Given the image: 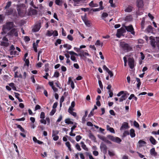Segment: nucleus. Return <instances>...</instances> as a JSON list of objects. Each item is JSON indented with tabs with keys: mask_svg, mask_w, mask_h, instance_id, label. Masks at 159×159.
Listing matches in <instances>:
<instances>
[{
	"mask_svg": "<svg viewBox=\"0 0 159 159\" xmlns=\"http://www.w3.org/2000/svg\"><path fill=\"white\" fill-rule=\"evenodd\" d=\"M70 59L72 61H73L75 62L76 61V60L75 57L74 56H71L70 57Z\"/></svg>",
	"mask_w": 159,
	"mask_h": 159,
	"instance_id": "59",
	"label": "nucleus"
},
{
	"mask_svg": "<svg viewBox=\"0 0 159 159\" xmlns=\"http://www.w3.org/2000/svg\"><path fill=\"white\" fill-rule=\"evenodd\" d=\"M13 22H8L3 25V29H7L8 30H10L12 28L14 27Z\"/></svg>",
	"mask_w": 159,
	"mask_h": 159,
	"instance_id": "1",
	"label": "nucleus"
},
{
	"mask_svg": "<svg viewBox=\"0 0 159 159\" xmlns=\"http://www.w3.org/2000/svg\"><path fill=\"white\" fill-rule=\"evenodd\" d=\"M107 138L112 141L118 143H120L121 141V139L120 138L117 137H115L111 135H107Z\"/></svg>",
	"mask_w": 159,
	"mask_h": 159,
	"instance_id": "3",
	"label": "nucleus"
},
{
	"mask_svg": "<svg viewBox=\"0 0 159 159\" xmlns=\"http://www.w3.org/2000/svg\"><path fill=\"white\" fill-rule=\"evenodd\" d=\"M130 134L131 138H134L135 136V131L133 129H130Z\"/></svg>",
	"mask_w": 159,
	"mask_h": 159,
	"instance_id": "20",
	"label": "nucleus"
},
{
	"mask_svg": "<svg viewBox=\"0 0 159 159\" xmlns=\"http://www.w3.org/2000/svg\"><path fill=\"white\" fill-rule=\"evenodd\" d=\"M59 133V131L58 130H53L52 134V137H53L54 136L56 135L57 134H58Z\"/></svg>",
	"mask_w": 159,
	"mask_h": 159,
	"instance_id": "40",
	"label": "nucleus"
},
{
	"mask_svg": "<svg viewBox=\"0 0 159 159\" xmlns=\"http://www.w3.org/2000/svg\"><path fill=\"white\" fill-rule=\"evenodd\" d=\"M66 145L68 147L69 150L71 151L72 150L71 148V145L69 142H67L65 143Z\"/></svg>",
	"mask_w": 159,
	"mask_h": 159,
	"instance_id": "29",
	"label": "nucleus"
},
{
	"mask_svg": "<svg viewBox=\"0 0 159 159\" xmlns=\"http://www.w3.org/2000/svg\"><path fill=\"white\" fill-rule=\"evenodd\" d=\"M109 2L110 3L111 6L112 7H115V5L113 3V0H109Z\"/></svg>",
	"mask_w": 159,
	"mask_h": 159,
	"instance_id": "48",
	"label": "nucleus"
},
{
	"mask_svg": "<svg viewBox=\"0 0 159 159\" xmlns=\"http://www.w3.org/2000/svg\"><path fill=\"white\" fill-rule=\"evenodd\" d=\"M61 40L60 39H58L57 40L56 42L55 43V45L57 46V44H60L61 43Z\"/></svg>",
	"mask_w": 159,
	"mask_h": 159,
	"instance_id": "38",
	"label": "nucleus"
},
{
	"mask_svg": "<svg viewBox=\"0 0 159 159\" xmlns=\"http://www.w3.org/2000/svg\"><path fill=\"white\" fill-rule=\"evenodd\" d=\"M13 12V10L12 9L10 8L8 9H7L6 12V14L7 15H9L11 14Z\"/></svg>",
	"mask_w": 159,
	"mask_h": 159,
	"instance_id": "21",
	"label": "nucleus"
},
{
	"mask_svg": "<svg viewBox=\"0 0 159 159\" xmlns=\"http://www.w3.org/2000/svg\"><path fill=\"white\" fill-rule=\"evenodd\" d=\"M45 118V113L43 112H42L40 115V118L44 119Z\"/></svg>",
	"mask_w": 159,
	"mask_h": 159,
	"instance_id": "49",
	"label": "nucleus"
},
{
	"mask_svg": "<svg viewBox=\"0 0 159 159\" xmlns=\"http://www.w3.org/2000/svg\"><path fill=\"white\" fill-rule=\"evenodd\" d=\"M134 60L133 58L129 57L128 59V64L129 67L132 69L134 67Z\"/></svg>",
	"mask_w": 159,
	"mask_h": 159,
	"instance_id": "6",
	"label": "nucleus"
},
{
	"mask_svg": "<svg viewBox=\"0 0 159 159\" xmlns=\"http://www.w3.org/2000/svg\"><path fill=\"white\" fill-rule=\"evenodd\" d=\"M103 8H104V7H100L99 8H98L92 9L91 10V11H94V12L97 11H100V10H102L103 9Z\"/></svg>",
	"mask_w": 159,
	"mask_h": 159,
	"instance_id": "25",
	"label": "nucleus"
},
{
	"mask_svg": "<svg viewBox=\"0 0 159 159\" xmlns=\"http://www.w3.org/2000/svg\"><path fill=\"white\" fill-rule=\"evenodd\" d=\"M129 126L128 125V123L126 122H124L122 124V126L120 128V130L124 129H128Z\"/></svg>",
	"mask_w": 159,
	"mask_h": 159,
	"instance_id": "11",
	"label": "nucleus"
},
{
	"mask_svg": "<svg viewBox=\"0 0 159 159\" xmlns=\"http://www.w3.org/2000/svg\"><path fill=\"white\" fill-rule=\"evenodd\" d=\"M103 43H101L100 40H98L96 41V42L95 43V45L96 46H100V45H101V47H102L103 46Z\"/></svg>",
	"mask_w": 159,
	"mask_h": 159,
	"instance_id": "37",
	"label": "nucleus"
},
{
	"mask_svg": "<svg viewBox=\"0 0 159 159\" xmlns=\"http://www.w3.org/2000/svg\"><path fill=\"white\" fill-rule=\"evenodd\" d=\"M127 98V96H126V94L125 93L124 94L119 98V101L120 102H122L123 100H125Z\"/></svg>",
	"mask_w": 159,
	"mask_h": 159,
	"instance_id": "18",
	"label": "nucleus"
},
{
	"mask_svg": "<svg viewBox=\"0 0 159 159\" xmlns=\"http://www.w3.org/2000/svg\"><path fill=\"white\" fill-rule=\"evenodd\" d=\"M152 27L151 25H148L146 30L148 33H149L152 31Z\"/></svg>",
	"mask_w": 159,
	"mask_h": 159,
	"instance_id": "34",
	"label": "nucleus"
},
{
	"mask_svg": "<svg viewBox=\"0 0 159 159\" xmlns=\"http://www.w3.org/2000/svg\"><path fill=\"white\" fill-rule=\"evenodd\" d=\"M109 112L110 114L112 115L115 116V113L113 110H111L109 111Z\"/></svg>",
	"mask_w": 159,
	"mask_h": 159,
	"instance_id": "63",
	"label": "nucleus"
},
{
	"mask_svg": "<svg viewBox=\"0 0 159 159\" xmlns=\"http://www.w3.org/2000/svg\"><path fill=\"white\" fill-rule=\"evenodd\" d=\"M139 147H141L143 146L144 145L146 144V143L143 140H140L138 142Z\"/></svg>",
	"mask_w": 159,
	"mask_h": 159,
	"instance_id": "15",
	"label": "nucleus"
},
{
	"mask_svg": "<svg viewBox=\"0 0 159 159\" xmlns=\"http://www.w3.org/2000/svg\"><path fill=\"white\" fill-rule=\"evenodd\" d=\"M18 30L17 29L13 28L8 33V35L11 37L15 36V37L18 36Z\"/></svg>",
	"mask_w": 159,
	"mask_h": 159,
	"instance_id": "2",
	"label": "nucleus"
},
{
	"mask_svg": "<svg viewBox=\"0 0 159 159\" xmlns=\"http://www.w3.org/2000/svg\"><path fill=\"white\" fill-rule=\"evenodd\" d=\"M37 11L34 9H32L30 11V13L31 14H32L33 15H36L37 14Z\"/></svg>",
	"mask_w": 159,
	"mask_h": 159,
	"instance_id": "23",
	"label": "nucleus"
},
{
	"mask_svg": "<svg viewBox=\"0 0 159 159\" xmlns=\"http://www.w3.org/2000/svg\"><path fill=\"white\" fill-rule=\"evenodd\" d=\"M85 25L88 27H89L90 26V23L89 21L87 20V21L84 22Z\"/></svg>",
	"mask_w": 159,
	"mask_h": 159,
	"instance_id": "56",
	"label": "nucleus"
},
{
	"mask_svg": "<svg viewBox=\"0 0 159 159\" xmlns=\"http://www.w3.org/2000/svg\"><path fill=\"white\" fill-rule=\"evenodd\" d=\"M103 69L104 70H105L107 72L110 70L105 65L103 66Z\"/></svg>",
	"mask_w": 159,
	"mask_h": 159,
	"instance_id": "52",
	"label": "nucleus"
},
{
	"mask_svg": "<svg viewBox=\"0 0 159 159\" xmlns=\"http://www.w3.org/2000/svg\"><path fill=\"white\" fill-rule=\"evenodd\" d=\"M144 23L145 20L143 18L141 22V27L142 29H143L144 28Z\"/></svg>",
	"mask_w": 159,
	"mask_h": 159,
	"instance_id": "41",
	"label": "nucleus"
},
{
	"mask_svg": "<svg viewBox=\"0 0 159 159\" xmlns=\"http://www.w3.org/2000/svg\"><path fill=\"white\" fill-rule=\"evenodd\" d=\"M134 125L137 128H139V124L136 121L134 122Z\"/></svg>",
	"mask_w": 159,
	"mask_h": 159,
	"instance_id": "44",
	"label": "nucleus"
},
{
	"mask_svg": "<svg viewBox=\"0 0 159 159\" xmlns=\"http://www.w3.org/2000/svg\"><path fill=\"white\" fill-rule=\"evenodd\" d=\"M98 136L100 139L104 141L107 144H111V143L107 139V138L105 136L99 135H98Z\"/></svg>",
	"mask_w": 159,
	"mask_h": 159,
	"instance_id": "8",
	"label": "nucleus"
},
{
	"mask_svg": "<svg viewBox=\"0 0 159 159\" xmlns=\"http://www.w3.org/2000/svg\"><path fill=\"white\" fill-rule=\"evenodd\" d=\"M129 132L127 130H125L123 134L122 137H125L127 135H129Z\"/></svg>",
	"mask_w": 159,
	"mask_h": 159,
	"instance_id": "35",
	"label": "nucleus"
},
{
	"mask_svg": "<svg viewBox=\"0 0 159 159\" xmlns=\"http://www.w3.org/2000/svg\"><path fill=\"white\" fill-rule=\"evenodd\" d=\"M9 43L8 42H5L2 41L1 43V45L2 46L5 47H7L9 45Z\"/></svg>",
	"mask_w": 159,
	"mask_h": 159,
	"instance_id": "33",
	"label": "nucleus"
},
{
	"mask_svg": "<svg viewBox=\"0 0 159 159\" xmlns=\"http://www.w3.org/2000/svg\"><path fill=\"white\" fill-rule=\"evenodd\" d=\"M141 58V60H143L144 59L145 56L142 52H140Z\"/></svg>",
	"mask_w": 159,
	"mask_h": 159,
	"instance_id": "57",
	"label": "nucleus"
},
{
	"mask_svg": "<svg viewBox=\"0 0 159 159\" xmlns=\"http://www.w3.org/2000/svg\"><path fill=\"white\" fill-rule=\"evenodd\" d=\"M120 46L124 50L126 51L127 52H128L129 51L130 48L128 44L125 43H120Z\"/></svg>",
	"mask_w": 159,
	"mask_h": 159,
	"instance_id": "7",
	"label": "nucleus"
},
{
	"mask_svg": "<svg viewBox=\"0 0 159 159\" xmlns=\"http://www.w3.org/2000/svg\"><path fill=\"white\" fill-rule=\"evenodd\" d=\"M137 5L138 8H142L143 6V0H137Z\"/></svg>",
	"mask_w": 159,
	"mask_h": 159,
	"instance_id": "12",
	"label": "nucleus"
},
{
	"mask_svg": "<svg viewBox=\"0 0 159 159\" xmlns=\"http://www.w3.org/2000/svg\"><path fill=\"white\" fill-rule=\"evenodd\" d=\"M41 28L40 23H38L35 25L32 29V31L34 32L38 31Z\"/></svg>",
	"mask_w": 159,
	"mask_h": 159,
	"instance_id": "10",
	"label": "nucleus"
},
{
	"mask_svg": "<svg viewBox=\"0 0 159 159\" xmlns=\"http://www.w3.org/2000/svg\"><path fill=\"white\" fill-rule=\"evenodd\" d=\"M98 84L100 88L102 89L103 88V85L102 84V82L101 80H98Z\"/></svg>",
	"mask_w": 159,
	"mask_h": 159,
	"instance_id": "58",
	"label": "nucleus"
},
{
	"mask_svg": "<svg viewBox=\"0 0 159 159\" xmlns=\"http://www.w3.org/2000/svg\"><path fill=\"white\" fill-rule=\"evenodd\" d=\"M89 137L93 140L95 141L96 139L95 137L91 133L89 134Z\"/></svg>",
	"mask_w": 159,
	"mask_h": 159,
	"instance_id": "32",
	"label": "nucleus"
},
{
	"mask_svg": "<svg viewBox=\"0 0 159 159\" xmlns=\"http://www.w3.org/2000/svg\"><path fill=\"white\" fill-rule=\"evenodd\" d=\"M150 153L151 155L156 156H157V153L155 151L154 148H152L150 150Z\"/></svg>",
	"mask_w": 159,
	"mask_h": 159,
	"instance_id": "14",
	"label": "nucleus"
},
{
	"mask_svg": "<svg viewBox=\"0 0 159 159\" xmlns=\"http://www.w3.org/2000/svg\"><path fill=\"white\" fill-rule=\"evenodd\" d=\"M100 148L101 151L103 153L105 154L107 152V147L106 145L103 143L102 142L100 145Z\"/></svg>",
	"mask_w": 159,
	"mask_h": 159,
	"instance_id": "5",
	"label": "nucleus"
},
{
	"mask_svg": "<svg viewBox=\"0 0 159 159\" xmlns=\"http://www.w3.org/2000/svg\"><path fill=\"white\" fill-rule=\"evenodd\" d=\"M80 144H81L82 148L84 149V150L87 151L88 150V148H86V145L84 144L83 142H81Z\"/></svg>",
	"mask_w": 159,
	"mask_h": 159,
	"instance_id": "28",
	"label": "nucleus"
},
{
	"mask_svg": "<svg viewBox=\"0 0 159 159\" xmlns=\"http://www.w3.org/2000/svg\"><path fill=\"white\" fill-rule=\"evenodd\" d=\"M14 77L15 78H22V75L20 74H19L17 71H16L15 73Z\"/></svg>",
	"mask_w": 159,
	"mask_h": 159,
	"instance_id": "26",
	"label": "nucleus"
},
{
	"mask_svg": "<svg viewBox=\"0 0 159 159\" xmlns=\"http://www.w3.org/2000/svg\"><path fill=\"white\" fill-rule=\"evenodd\" d=\"M59 73L57 71H56L55 72L54 76L55 77H59Z\"/></svg>",
	"mask_w": 159,
	"mask_h": 159,
	"instance_id": "54",
	"label": "nucleus"
},
{
	"mask_svg": "<svg viewBox=\"0 0 159 159\" xmlns=\"http://www.w3.org/2000/svg\"><path fill=\"white\" fill-rule=\"evenodd\" d=\"M133 8L132 7L129 6L125 9V11L126 12H130L132 11Z\"/></svg>",
	"mask_w": 159,
	"mask_h": 159,
	"instance_id": "19",
	"label": "nucleus"
},
{
	"mask_svg": "<svg viewBox=\"0 0 159 159\" xmlns=\"http://www.w3.org/2000/svg\"><path fill=\"white\" fill-rule=\"evenodd\" d=\"M67 38L70 41H72L73 39V38L72 36L70 34L67 36Z\"/></svg>",
	"mask_w": 159,
	"mask_h": 159,
	"instance_id": "50",
	"label": "nucleus"
},
{
	"mask_svg": "<svg viewBox=\"0 0 159 159\" xmlns=\"http://www.w3.org/2000/svg\"><path fill=\"white\" fill-rule=\"evenodd\" d=\"M56 110L55 109H53L52 110L51 112L50 113V115L51 116L53 115L56 112Z\"/></svg>",
	"mask_w": 159,
	"mask_h": 159,
	"instance_id": "47",
	"label": "nucleus"
},
{
	"mask_svg": "<svg viewBox=\"0 0 159 159\" xmlns=\"http://www.w3.org/2000/svg\"><path fill=\"white\" fill-rule=\"evenodd\" d=\"M132 18L131 16H127L125 18V20H132Z\"/></svg>",
	"mask_w": 159,
	"mask_h": 159,
	"instance_id": "55",
	"label": "nucleus"
},
{
	"mask_svg": "<svg viewBox=\"0 0 159 159\" xmlns=\"http://www.w3.org/2000/svg\"><path fill=\"white\" fill-rule=\"evenodd\" d=\"M124 27L125 30L128 31L130 32L133 35H134L135 32L134 28L132 25L128 26H125Z\"/></svg>",
	"mask_w": 159,
	"mask_h": 159,
	"instance_id": "4",
	"label": "nucleus"
},
{
	"mask_svg": "<svg viewBox=\"0 0 159 159\" xmlns=\"http://www.w3.org/2000/svg\"><path fill=\"white\" fill-rule=\"evenodd\" d=\"M25 40V41H29L30 40V39L29 37L27 36H25L24 38Z\"/></svg>",
	"mask_w": 159,
	"mask_h": 159,
	"instance_id": "62",
	"label": "nucleus"
},
{
	"mask_svg": "<svg viewBox=\"0 0 159 159\" xmlns=\"http://www.w3.org/2000/svg\"><path fill=\"white\" fill-rule=\"evenodd\" d=\"M89 5L92 7H97L98 6V4L96 3H94L93 1H92L89 4Z\"/></svg>",
	"mask_w": 159,
	"mask_h": 159,
	"instance_id": "22",
	"label": "nucleus"
},
{
	"mask_svg": "<svg viewBox=\"0 0 159 159\" xmlns=\"http://www.w3.org/2000/svg\"><path fill=\"white\" fill-rule=\"evenodd\" d=\"M125 32V30L124 28H121L117 30L116 36L118 37H120L121 35Z\"/></svg>",
	"mask_w": 159,
	"mask_h": 159,
	"instance_id": "9",
	"label": "nucleus"
},
{
	"mask_svg": "<svg viewBox=\"0 0 159 159\" xmlns=\"http://www.w3.org/2000/svg\"><path fill=\"white\" fill-rule=\"evenodd\" d=\"M107 72L110 75L111 77L113 76V73H112V72L111 71L109 70Z\"/></svg>",
	"mask_w": 159,
	"mask_h": 159,
	"instance_id": "64",
	"label": "nucleus"
},
{
	"mask_svg": "<svg viewBox=\"0 0 159 159\" xmlns=\"http://www.w3.org/2000/svg\"><path fill=\"white\" fill-rule=\"evenodd\" d=\"M68 82L69 84H70L71 88L73 89L75 88L74 84L73 82L70 78L69 79Z\"/></svg>",
	"mask_w": 159,
	"mask_h": 159,
	"instance_id": "24",
	"label": "nucleus"
},
{
	"mask_svg": "<svg viewBox=\"0 0 159 159\" xmlns=\"http://www.w3.org/2000/svg\"><path fill=\"white\" fill-rule=\"evenodd\" d=\"M81 138L82 137L80 135L77 136L76 137V141H79Z\"/></svg>",
	"mask_w": 159,
	"mask_h": 159,
	"instance_id": "53",
	"label": "nucleus"
},
{
	"mask_svg": "<svg viewBox=\"0 0 159 159\" xmlns=\"http://www.w3.org/2000/svg\"><path fill=\"white\" fill-rule=\"evenodd\" d=\"M63 46L64 47L68 49H70L72 47L70 45L68 44H64L63 45Z\"/></svg>",
	"mask_w": 159,
	"mask_h": 159,
	"instance_id": "36",
	"label": "nucleus"
},
{
	"mask_svg": "<svg viewBox=\"0 0 159 159\" xmlns=\"http://www.w3.org/2000/svg\"><path fill=\"white\" fill-rule=\"evenodd\" d=\"M52 31H50L49 30H48L47 31V33L46 34V35L48 36H51L52 35Z\"/></svg>",
	"mask_w": 159,
	"mask_h": 159,
	"instance_id": "45",
	"label": "nucleus"
},
{
	"mask_svg": "<svg viewBox=\"0 0 159 159\" xmlns=\"http://www.w3.org/2000/svg\"><path fill=\"white\" fill-rule=\"evenodd\" d=\"M65 122L67 124H73V122L71 121L70 120V118H67L65 120Z\"/></svg>",
	"mask_w": 159,
	"mask_h": 159,
	"instance_id": "27",
	"label": "nucleus"
},
{
	"mask_svg": "<svg viewBox=\"0 0 159 159\" xmlns=\"http://www.w3.org/2000/svg\"><path fill=\"white\" fill-rule=\"evenodd\" d=\"M72 110L73 109H72V108H71L70 107L68 109V111L69 113H70V114H71L74 116L75 117L77 116L76 113L75 112L73 111Z\"/></svg>",
	"mask_w": 159,
	"mask_h": 159,
	"instance_id": "13",
	"label": "nucleus"
},
{
	"mask_svg": "<svg viewBox=\"0 0 159 159\" xmlns=\"http://www.w3.org/2000/svg\"><path fill=\"white\" fill-rule=\"evenodd\" d=\"M37 45H36V44H35V43H33V48L34 49V51L35 52H37Z\"/></svg>",
	"mask_w": 159,
	"mask_h": 159,
	"instance_id": "42",
	"label": "nucleus"
},
{
	"mask_svg": "<svg viewBox=\"0 0 159 159\" xmlns=\"http://www.w3.org/2000/svg\"><path fill=\"white\" fill-rule=\"evenodd\" d=\"M11 5V2H8L7 4V5L5 7V9H6L10 7Z\"/></svg>",
	"mask_w": 159,
	"mask_h": 159,
	"instance_id": "43",
	"label": "nucleus"
},
{
	"mask_svg": "<svg viewBox=\"0 0 159 159\" xmlns=\"http://www.w3.org/2000/svg\"><path fill=\"white\" fill-rule=\"evenodd\" d=\"M75 148L78 151H81V148H80V146L78 143H76L75 146Z\"/></svg>",
	"mask_w": 159,
	"mask_h": 159,
	"instance_id": "46",
	"label": "nucleus"
},
{
	"mask_svg": "<svg viewBox=\"0 0 159 159\" xmlns=\"http://www.w3.org/2000/svg\"><path fill=\"white\" fill-rule=\"evenodd\" d=\"M40 108H41L40 106L39 105L37 104L35 106V110L36 111L37 110L40 109Z\"/></svg>",
	"mask_w": 159,
	"mask_h": 159,
	"instance_id": "61",
	"label": "nucleus"
},
{
	"mask_svg": "<svg viewBox=\"0 0 159 159\" xmlns=\"http://www.w3.org/2000/svg\"><path fill=\"white\" fill-rule=\"evenodd\" d=\"M149 140L150 142L153 145H155L157 143V141L156 140L154 139V138L151 136L150 137Z\"/></svg>",
	"mask_w": 159,
	"mask_h": 159,
	"instance_id": "16",
	"label": "nucleus"
},
{
	"mask_svg": "<svg viewBox=\"0 0 159 159\" xmlns=\"http://www.w3.org/2000/svg\"><path fill=\"white\" fill-rule=\"evenodd\" d=\"M107 129L111 133H115V131L113 128L110 127L108 125H107L106 126Z\"/></svg>",
	"mask_w": 159,
	"mask_h": 159,
	"instance_id": "17",
	"label": "nucleus"
},
{
	"mask_svg": "<svg viewBox=\"0 0 159 159\" xmlns=\"http://www.w3.org/2000/svg\"><path fill=\"white\" fill-rule=\"evenodd\" d=\"M16 125H17V128H19L21 132H25V129L20 125H18L17 124H16Z\"/></svg>",
	"mask_w": 159,
	"mask_h": 159,
	"instance_id": "31",
	"label": "nucleus"
},
{
	"mask_svg": "<svg viewBox=\"0 0 159 159\" xmlns=\"http://www.w3.org/2000/svg\"><path fill=\"white\" fill-rule=\"evenodd\" d=\"M108 16V14L106 12L103 13L102 15V16L104 18L107 17Z\"/></svg>",
	"mask_w": 159,
	"mask_h": 159,
	"instance_id": "60",
	"label": "nucleus"
},
{
	"mask_svg": "<svg viewBox=\"0 0 159 159\" xmlns=\"http://www.w3.org/2000/svg\"><path fill=\"white\" fill-rule=\"evenodd\" d=\"M52 34L53 36H57L58 35L57 31V30H54L52 32Z\"/></svg>",
	"mask_w": 159,
	"mask_h": 159,
	"instance_id": "51",
	"label": "nucleus"
},
{
	"mask_svg": "<svg viewBox=\"0 0 159 159\" xmlns=\"http://www.w3.org/2000/svg\"><path fill=\"white\" fill-rule=\"evenodd\" d=\"M55 3L57 5L60 6L61 5L62 2L60 0H56Z\"/></svg>",
	"mask_w": 159,
	"mask_h": 159,
	"instance_id": "39",
	"label": "nucleus"
},
{
	"mask_svg": "<svg viewBox=\"0 0 159 159\" xmlns=\"http://www.w3.org/2000/svg\"><path fill=\"white\" fill-rule=\"evenodd\" d=\"M9 85L10 87H11L12 88L13 90L16 91V88L15 86V84L14 83H10L9 84Z\"/></svg>",
	"mask_w": 159,
	"mask_h": 159,
	"instance_id": "30",
	"label": "nucleus"
}]
</instances>
